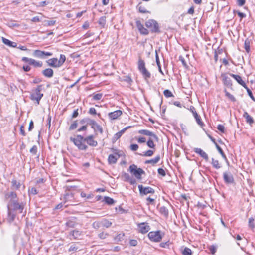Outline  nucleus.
I'll list each match as a JSON object with an SVG mask.
<instances>
[{
	"mask_svg": "<svg viewBox=\"0 0 255 255\" xmlns=\"http://www.w3.org/2000/svg\"><path fill=\"white\" fill-rule=\"evenodd\" d=\"M70 140L72 142L79 150L86 151L88 147L84 142H86L88 145L92 147H96L98 145L97 141L94 140V136L90 135L85 137L81 135H77L75 138L71 137Z\"/></svg>",
	"mask_w": 255,
	"mask_h": 255,
	"instance_id": "obj_1",
	"label": "nucleus"
},
{
	"mask_svg": "<svg viewBox=\"0 0 255 255\" xmlns=\"http://www.w3.org/2000/svg\"><path fill=\"white\" fill-rule=\"evenodd\" d=\"M25 204L19 203L17 200H10L7 207L8 210V220L10 223L12 222L15 217L16 213H22L24 210Z\"/></svg>",
	"mask_w": 255,
	"mask_h": 255,
	"instance_id": "obj_2",
	"label": "nucleus"
},
{
	"mask_svg": "<svg viewBox=\"0 0 255 255\" xmlns=\"http://www.w3.org/2000/svg\"><path fill=\"white\" fill-rule=\"evenodd\" d=\"M138 69L141 73L144 80L148 82L149 79L151 77V73L145 67V64L141 59H139L138 62Z\"/></svg>",
	"mask_w": 255,
	"mask_h": 255,
	"instance_id": "obj_3",
	"label": "nucleus"
},
{
	"mask_svg": "<svg viewBox=\"0 0 255 255\" xmlns=\"http://www.w3.org/2000/svg\"><path fill=\"white\" fill-rule=\"evenodd\" d=\"M145 26L152 33H160L161 32L159 24L154 19H149L145 22Z\"/></svg>",
	"mask_w": 255,
	"mask_h": 255,
	"instance_id": "obj_4",
	"label": "nucleus"
},
{
	"mask_svg": "<svg viewBox=\"0 0 255 255\" xmlns=\"http://www.w3.org/2000/svg\"><path fill=\"white\" fill-rule=\"evenodd\" d=\"M164 236V233L160 230L156 231H151L148 234L149 239L152 242H159L161 241Z\"/></svg>",
	"mask_w": 255,
	"mask_h": 255,
	"instance_id": "obj_5",
	"label": "nucleus"
},
{
	"mask_svg": "<svg viewBox=\"0 0 255 255\" xmlns=\"http://www.w3.org/2000/svg\"><path fill=\"white\" fill-rule=\"evenodd\" d=\"M128 171L132 173L138 180L142 179V175L145 174V171L140 168H137V166L135 164L131 165L128 169Z\"/></svg>",
	"mask_w": 255,
	"mask_h": 255,
	"instance_id": "obj_6",
	"label": "nucleus"
},
{
	"mask_svg": "<svg viewBox=\"0 0 255 255\" xmlns=\"http://www.w3.org/2000/svg\"><path fill=\"white\" fill-rule=\"evenodd\" d=\"M42 85H38L35 90L34 93L30 94V98L33 101H36L38 104H39V101L43 96V94L40 92L42 89Z\"/></svg>",
	"mask_w": 255,
	"mask_h": 255,
	"instance_id": "obj_7",
	"label": "nucleus"
},
{
	"mask_svg": "<svg viewBox=\"0 0 255 255\" xmlns=\"http://www.w3.org/2000/svg\"><path fill=\"white\" fill-rule=\"evenodd\" d=\"M139 194L141 196L147 195L148 194H154L155 190L150 187H144L142 185H139L138 186Z\"/></svg>",
	"mask_w": 255,
	"mask_h": 255,
	"instance_id": "obj_8",
	"label": "nucleus"
},
{
	"mask_svg": "<svg viewBox=\"0 0 255 255\" xmlns=\"http://www.w3.org/2000/svg\"><path fill=\"white\" fill-rule=\"evenodd\" d=\"M223 177L224 182L226 184H235L234 177L230 172L226 171L224 172L223 174Z\"/></svg>",
	"mask_w": 255,
	"mask_h": 255,
	"instance_id": "obj_9",
	"label": "nucleus"
},
{
	"mask_svg": "<svg viewBox=\"0 0 255 255\" xmlns=\"http://www.w3.org/2000/svg\"><path fill=\"white\" fill-rule=\"evenodd\" d=\"M53 55V53L49 52H46L44 51H41L39 50H35L33 52V56L41 59H44L45 56H50Z\"/></svg>",
	"mask_w": 255,
	"mask_h": 255,
	"instance_id": "obj_10",
	"label": "nucleus"
},
{
	"mask_svg": "<svg viewBox=\"0 0 255 255\" xmlns=\"http://www.w3.org/2000/svg\"><path fill=\"white\" fill-rule=\"evenodd\" d=\"M22 61L25 62H28L29 64L33 65L36 67H41L42 66L43 63L40 61H36L33 59L29 58L26 57H23L22 58Z\"/></svg>",
	"mask_w": 255,
	"mask_h": 255,
	"instance_id": "obj_11",
	"label": "nucleus"
},
{
	"mask_svg": "<svg viewBox=\"0 0 255 255\" xmlns=\"http://www.w3.org/2000/svg\"><path fill=\"white\" fill-rule=\"evenodd\" d=\"M190 110L192 113L197 124L201 127H203L204 126V124L202 121L200 116L196 112L195 108L193 106H191L190 107Z\"/></svg>",
	"mask_w": 255,
	"mask_h": 255,
	"instance_id": "obj_12",
	"label": "nucleus"
},
{
	"mask_svg": "<svg viewBox=\"0 0 255 255\" xmlns=\"http://www.w3.org/2000/svg\"><path fill=\"white\" fill-rule=\"evenodd\" d=\"M138 133L141 134L148 136L149 137L153 138L155 141L158 142L159 138L157 136L151 131L147 129H141L138 131Z\"/></svg>",
	"mask_w": 255,
	"mask_h": 255,
	"instance_id": "obj_13",
	"label": "nucleus"
},
{
	"mask_svg": "<svg viewBox=\"0 0 255 255\" xmlns=\"http://www.w3.org/2000/svg\"><path fill=\"white\" fill-rule=\"evenodd\" d=\"M136 26L141 34L147 35L149 34V31L144 27L140 21H136Z\"/></svg>",
	"mask_w": 255,
	"mask_h": 255,
	"instance_id": "obj_14",
	"label": "nucleus"
},
{
	"mask_svg": "<svg viewBox=\"0 0 255 255\" xmlns=\"http://www.w3.org/2000/svg\"><path fill=\"white\" fill-rule=\"evenodd\" d=\"M224 84L228 87H231L232 86L231 79L227 76L226 73H222L221 75Z\"/></svg>",
	"mask_w": 255,
	"mask_h": 255,
	"instance_id": "obj_15",
	"label": "nucleus"
},
{
	"mask_svg": "<svg viewBox=\"0 0 255 255\" xmlns=\"http://www.w3.org/2000/svg\"><path fill=\"white\" fill-rule=\"evenodd\" d=\"M120 157V155L117 152H115L114 154H110L108 159L109 164H114L116 163Z\"/></svg>",
	"mask_w": 255,
	"mask_h": 255,
	"instance_id": "obj_16",
	"label": "nucleus"
},
{
	"mask_svg": "<svg viewBox=\"0 0 255 255\" xmlns=\"http://www.w3.org/2000/svg\"><path fill=\"white\" fill-rule=\"evenodd\" d=\"M91 128L93 129L94 132L97 135V132L98 131L100 134H103V130L102 127L99 125L95 120L93 121L91 125Z\"/></svg>",
	"mask_w": 255,
	"mask_h": 255,
	"instance_id": "obj_17",
	"label": "nucleus"
},
{
	"mask_svg": "<svg viewBox=\"0 0 255 255\" xmlns=\"http://www.w3.org/2000/svg\"><path fill=\"white\" fill-rule=\"evenodd\" d=\"M140 232L142 234L147 233L150 229V226L147 223L143 222L138 224V225Z\"/></svg>",
	"mask_w": 255,
	"mask_h": 255,
	"instance_id": "obj_18",
	"label": "nucleus"
},
{
	"mask_svg": "<svg viewBox=\"0 0 255 255\" xmlns=\"http://www.w3.org/2000/svg\"><path fill=\"white\" fill-rule=\"evenodd\" d=\"M193 151L197 154H199L202 158L205 160L206 161H208L209 157L207 154L202 149L199 148H195Z\"/></svg>",
	"mask_w": 255,
	"mask_h": 255,
	"instance_id": "obj_19",
	"label": "nucleus"
},
{
	"mask_svg": "<svg viewBox=\"0 0 255 255\" xmlns=\"http://www.w3.org/2000/svg\"><path fill=\"white\" fill-rule=\"evenodd\" d=\"M122 114V111L120 110H116L108 114V117L111 120L118 119Z\"/></svg>",
	"mask_w": 255,
	"mask_h": 255,
	"instance_id": "obj_20",
	"label": "nucleus"
},
{
	"mask_svg": "<svg viewBox=\"0 0 255 255\" xmlns=\"http://www.w3.org/2000/svg\"><path fill=\"white\" fill-rule=\"evenodd\" d=\"M230 75L234 78L235 80L243 87H245L246 85L245 82L242 80V77L239 75H236L232 73H230Z\"/></svg>",
	"mask_w": 255,
	"mask_h": 255,
	"instance_id": "obj_21",
	"label": "nucleus"
},
{
	"mask_svg": "<svg viewBox=\"0 0 255 255\" xmlns=\"http://www.w3.org/2000/svg\"><path fill=\"white\" fill-rule=\"evenodd\" d=\"M46 63L47 64L53 68H57L59 67V66L58 64V59L57 58H53L50 59H48L46 61Z\"/></svg>",
	"mask_w": 255,
	"mask_h": 255,
	"instance_id": "obj_22",
	"label": "nucleus"
},
{
	"mask_svg": "<svg viewBox=\"0 0 255 255\" xmlns=\"http://www.w3.org/2000/svg\"><path fill=\"white\" fill-rule=\"evenodd\" d=\"M42 73L46 77L51 78L53 76L54 71L51 68H48L43 70Z\"/></svg>",
	"mask_w": 255,
	"mask_h": 255,
	"instance_id": "obj_23",
	"label": "nucleus"
},
{
	"mask_svg": "<svg viewBox=\"0 0 255 255\" xmlns=\"http://www.w3.org/2000/svg\"><path fill=\"white\" fill-rule=\"evenodd\" d=\"M94 120H92L89 118H84L81 120H80L79 123L80 124L83 125H86V126L88 127V125H90L91 126Z\"/></svg>",
	"mask_w": 255,
	"mask_h": 255,
	"instance_id": "obj_24",
	"label": "nucleus"
},
{
	"mask_svg": "<svg viewBox=\"0 0 255 255\" xmlns=\"http://www.w3.org/2000/svg\"><path fill=\"white\" fill-rule=\"evenodd\" d=\"M2 40L3 43L4 44H5L9 47H13V48L17 47V43L16 42L11 41L10 40L6 39L5 38H4V37H2Z\"/></svg>",
	"mask_w": 255,
	"mask_h": 255,
	"instance_id": "obj_25",
	"label": "nucleus"
},
{
	"mask_svg": "<svg viewBox=\"0 0 255 255\" xmlns=\"http://www.w3.org/2000/svg\"><path fill=\"white\" fill-rule=\"evenodd\" d=\"M243 116L245 118L246 122L249 125H252L254 123V121L253 118L248 114L247 112H244Z\"/></svg>",
	"mask_w": 255,
	"mask_h": 255,
	"instance_id": "obj_26",
	"label": "nucleus"
},
{
	"mask_svg": "<svg viewBox=\"0 0 255 255\" xmlns=\"http://www.w3.org/2000/svg\"><path fill=\"white\" fill-rule=\"evenodd\" d=\"M121 81H124L127 82L129 85L131 86L133 82V80L129 76H123L120 78Z\"/></svg>",
	"mask_w": 255,
	"mask_h": 255,
	"instance_id": "obj_27",
	"label": "nucleus"
},
{
	"mask_svg": "<svg viewBox=\"0 0 255 255\" xmlns=\"http://www.w3.org/2000/svg\"><path fill=\"white\" fill-rule=\"evenodd\" d=\"M5 198L7 199L10 198V200H17V194L15 192H10L5 194Z\"/></svg>",
	"mask_w": 255,
	"mask_h": 255,
	"instance_id": "obj_28",
	"label": "nucleus"
},
{
	"mask_svg": "<svg viewBox=\"0 0 255 255\" xmlns=\"http://www.w3.org/2000/svg\"><path fill=\"white\" fill-rule=\"evenodd\" d=\"M160 159V155H157L154 158L145 161V164H151L152 165H154L158 163Z\"/></svg>",
	"mask_w": 255,
	"mask_h": 255,
	"instance_id": "obj_29",
	"label": "nucleus"
},
{
	"mask_svg": "<svg viewBox=\"0 0 255 255\" xmlns=\"http://www.w3.org/2000/svg\"><path fill=\"white\" fill-rule=\"evenodd\" d=\"M75 218H73L71 219H70L67 221L66 223V226L67 227L69 228H74L77 224L76 221H75Z\"/></svg>",
	"mask_w": 255,
	"mask_h": 255,
	"instance_id": "obj_30",
	"label": "nucleus"
},
{
	"mask_svg": "<svg viewBox=\"0 0 255 255\" xmlns=\"http://www.w3.org/2000/svg\"><path fill=\"white\" fill-rule=\"evenodd\" d=\"M70 235L72 236L74 239L78 238L81 235V232L77 230H74L71 231Z\"/></svg>",
	"mask_w": 255,
	"mask_h": 255,
	"instance_id": "obj_31",
	"label": "nucleus"
},
{
	"mask_svg": "<svg viewBox=\"0 0 255 255\" xmlns=\"http://www.w3.org/2000/svg\"><path fill=\"white\" fill-rule=\"evenodd\" d=\"M159 211L160 213L165 217L167 218L168 216V210L166 207L162 206L160 207Z\"/></svg>",
	"mask_w": 255,
	"mask_h": 255,
	"instance_id": "obj_32",
	"label": "nucleus"
},
{
	"mask_svg": "<svg viewBox=\"0 0 255 255\" xmlns=\"http://www.w3.org/2000/svg\"><path fill=\"white\" fill-rule=\"evenodd\" d=\"M155 59H156V64H157V65L158 66V70H159V72L162 75H163L164 73H163V71H162V70L161 69V65H160V61H159V56H158V55L157 51H156Z\"/></svg>",
	"mask_w": 255,
	"mask_h": 255,
	"instance_id": "obj_33",
	"label": "nucleus"
},
{
	"mask_svg": "<svg viewBox=\"0 0 255 255\" xmlns=\"http://www.w3.org/2000/svg\"><path fill=\"white\" fill-rule=\"evenodd\" d=\"M112 223L111 222L109 221L107 219H104L102 221H101V225L102 226L105 227V228H109L112 225Z\"/></svg>",
	"mask_w": 255,
	"mask_h": 255,
	"instance_id": "obj_34",
	"label": "nucleus"
},
{
	"mask_svg": "<svg viewBox=\"0 0 255 255\" xmlns=\"http://www.w3.org/2000/svg\"><path fill=\"white\" fill-rule=\"evenodd\" d=\"M211 164L213 166V167L216 169H219L221 168V165L220 164H219V161L218 160H215L213 158H212V162H211Z\"/></svg>",
	"mask_w": 255,
	"mask_h": 255,
	"instance_id": "obj_35",
	"label": "nucleus"
},
{
	"mask_svg": "<svg viewBox=\"0 0 255 255\" xmlns=\"http://www.w3.org/2000/svg\"><path fill=\"white\" fill-rule=\"evenodd\" d=\"M250 41L249 39H246L244 42V48L247 53L250 51Z\"/></svg>",
	"mask_w": 255,
	"mask_h": 255,
	"instance_id": "obj_36",
	"label": "nucleus"
},
{
	"mask_svg": "<svg viewBox=\"0 0 255 255\" xmlns=\"http://www.w3.org/2000/svg\"><path fill=\"white\" fill-rule=\"evenodd\" d=\"M153 140H154L153 138L149 137L147 142V145L148 147L150 148H155V145L154 143Z\"/></svg>",
	"mask_w": 255,
	"mask_h": 255,
	"instance_id": "obj_37",
	"label": "nucleus"
},
{
	"mask_svg": "<svg viewBox=\"0 0 255 255\" xmlns=\"http://www.w3.org/2000/svg\"><path fill=\"white\" fill-rule=\"evenodd\" d=\"M66 60V56L63 54H60V58L58 60V64L59 66V67H61L63 63L65 62Z\"/></svg>",
	"mask_w": 255,
	"mask_h": 255,
	"instance_id": "obj_38",
	"label": "nucleus"
},
{
	"mask_svg": "<svg viewBox=\"0 0 255 255\" xmlns=\"http://www.w3.org/2000/svg\"><path fill=\"white\" fill-rule=\"evenodd\" d=\"M12 187L13 189L18 190L20 188L21 184L18 182L16 180H12L11 181Z\"/></svg>",
	"mask_w": 255,
	"mask_h": 255,
	"instance_id": "obj_39",
	"label": "nucleus"
},
{
	"mask_svg": "<svg viewBox=\"0 0 255 255\" xmlns=\"http://www.w3.org/2000/svg\"><path fill=\"white\" fill-rule=\"evenodd\" d=\"M216 147L217 150L218 151V152L220 153V154L222 156V157H223V158L225 160H227V157H226V155L225 154V153H224L222 148L220 147V146L218 144H216Z\"/></svg>",
	"mask_w": 255,
	"mask_h": 255,
	"instance_id": "obj_40",
	"label": "nucleus"
},
{
	"mask_svg": "<svg viewBox=\"0 0 255 255\" xmlns=\"http://www.w3.org/2000/svg\"><path fill=\"white\" fill-rule=\"evenodd\" d=\"M106 20L105 16L101 17L98 20V24L102 27H104L106 24Z\"/></svg>",
	"mask_w": 255,
	"mask_h": 255,
	"instance_id": "obj_41",
	"label": "nucleus"
},
{
	"mask_svg": "<svg viewBox=\"0 0 255 255\" xmlns=\"http://www.w3.org/2000/svg\"><path fill=\"white\" fill-rule=\"evenodd\" d=\"M121 177L124 181L127 182H128L131 177L128 173L126 172H123Z\"/></svg>",
	"mask_w": 255,
	"mask_h": 255,
	"instance_id": "obj_42",
	"label": "nucleus"
},
{
	"mask_svg": "<svg viewBox=\"0 0 255 255\" xmlns=\"http://www.w3.org/2000/svg\"><path fill=\"white\" fill-rule=\"evenodd\" d=\"M192 252L191 250L187 247H185L182 251L183 255H192Z\"/></svg>",
	"mask_w": 255,
	"mask_h": 255,
	"instance_id": "obj_43",
	"label": "nucleus"
},
{
	"mask_svg": "<svg viewBox=\"0 0 255 255\" xmlns=\"http://www.w3.org/2000/svg\"><path fill=\"white\" fill-rule=\"evenodd\" d=\"M104 201L108 205H112L115 202L113 199L108 196H105L104 197Z\"/></svg>",
	"mask_w": 255,
	"mask_h": 255,
	"instance_id": "obj_44",
	"label": "nucleus"
},
{
	"mask_svg": "<svg viewBox=\"0 0 255 255\" xmlns=\"http://www.w3.org/2000/svg\"><path fill=\"white\" fill-rule=\"evenodd\" d=\"M77 126H78V121H77V120H75L69 126V130L71 131V130L75 129L77 128Z\"/></svg>",
	"mask_w": 255,
	"mask_h": 255,
	"instance_id": "obj_45",
	"label": "nucleus"
},
{
	"mask_svg": "<svg viewBox=\"0 0 255 255\" xmlns=\"http://www.w3.org/2000/svg\"><path fill=\"white\" fill-rule=\"evenodd\" d=\"M225 93V95L232 102H235L236 101V98L234 97L233 95L231 94L229 92H227L226 90H224Z\"/></svg>",
	"mask_w": 255,
	"mask_h": 255,
	"instance_id": "obj_46",
	"label": "nucleus"
},
{
	"mask_svg": "<svg viewBox=\"0 0 255 255\" xmlns=\"http://www.w3.org/2000/svg\"><path fill=\"white\" fill-rule=\"evenodd\" d=\"M255 221V217L250 218L249 219V226L251 229H254L255 228V224L254 221Z\"/></svg>",
	"mask_w": 255,
	"mask_h": 255,
	"instance_id": "obj_47",
	"label": "nucleus"
},
{
	"mask_svg": "<svg viewBox=\"0 0 255 255\" xmlns=\"http://www.w3.org/2000/svg\"><path fill=\"white\" fill-rule=\"evenodd\" d=\"M163 94L166 98H169V97H171L174 96L172 93L169 90H168V89L165 90L163 92Z\"/></svg>",
	"mask_w": 255,
	"mask_h": 255,
	"instance_id": "obj_48",
	"label": "nucleus"
},
{
	"mask_svg": "<svg viewBox=\"0 0 255 255\" xmlns=\"http://www.w3.org/2000/svg\"><path fill=\"white\" fill-rule=\"evenodd\" d=\"M101 226H102L101 221H95L92 224V227L95 229H98L101 227Z\"/></svg>",
	"mask_w": 255,
	"mask_h": 255,
	"instance_id": "obj_49",
	"label": "nucleus"
},
{
	"mask_svg": "<svg viewBox=\"0 0 255 255\" xmlns=\"http://www.w3.org/2000/svg\"><path fill=\"white\" fill-rule=\"evenodd\" d=\"M138 8L139 11L140 13H146L148 12V11L145 9V8L144 7L142 6L141 5H140V4L138 5Z\"/></svg>",
	"mask_w": 255,
	"mask_h": 255,
	"instance_id": "obj_50",
	"label": "nucleus"
},
{
	"mask_svg": "<svg viewBox=\"0 0 255 255\" xmlns=\"http://www.w3.org/2000/svg\"><path fill=\"white\" fill-rule=\"evenodd\" d=\"M179 60L181 62L183 66L185 68L188 67V65L184 59V58L182 56H180L179 57Z\"/></svg>",
	"mask_w": 255,
	"mask_h": 255,
	"instance_id": "obj_51",
	"label": "nucleus"
},
{
	"mask_svg": "<svg viewBox=\"0 0 255 255\" xmlns=\"http://www.w3.org/2000/svg\"><path fill=\"white\" fill-rule=\"evenodd\" d=\"M171 243L169 242V241L165 242H162L160 244V247L161 248H169V246Z\"/></svg>",
	"mask_w": 255,
	"mask_h": 255,
	"instance_id": "obj_52",
	"label": "nucleus"
},
{
	"mask_svg": "<svg viewBox=\"0 0 255 255\" xmlns=\"http://www.w3.org/2000/svg\"><path fill=\"white\" fill-rule=\"evenodd\" d=\"M154 153V152L153 151L151 150H147V151H146L144 154L142 155L141 154H140V155H143L144 156H148V157H150V156H151L153 155Z\"/></svg>",
	"mask_w": 255,
	"mask_h": 255,
	"instance_id": "obj_53",
	"label": "nucleus"
},
{
	"mask_svg": "<svg viewBox=\"0 0 255 255\" xmlns=\"http://www.w3.org/2000/svg\"><path fill=\"white\" fill-rule=\"evenodd\" d=\"M121 135L119 133L117 132L116 134H114V137L112 138V141L113 143L116 142L118 139H119L121 137Z\"/></svg>",
	"mask_w": 255,
	"mask_h": 255,
	"instance_id": "obj_54",
	"label": "nucleus"
},
{
	"mask_svg": "<svg viewBox=\"0 0 255 255\" xmlns=\"http://www.w3.org/2000/svg\"><path fill=\"white\" fill-rule=\"evenodd\" d=\"M37 152V147L36 145H33L30 149V152L33 155H36Z\"/></svg>",
	"mask_w": 255,
	"mask_h": 255,
	"instance_id": "obj_55",
	"label": "nucleus"
},
{
	"mask_svg": "<svg viewBox=\"0 0 255 255\" xmlns=\"http://www.w3.org/2000/svg\"><path fill=\"white\" fill-rule=\"evenodd\" d=\"M103 96V94L102 93H98L96 94H95L93 97V99L95 100H100Z\"/></svg>",
	"mask_w": 255,
	"mask_h": 255,
	"instance_id": "obj_56",
	"label": "nucleus"
},
{
	"mask_svg": "<svg viewBox=\"0 0 255 255\" xmlns=\"http://www.w3.org/2000/svg\"><path fill=\"white\" fill-rule=\"evenodd\" d=\"M244 88L246 89L247 92L248 94V95L250 97V98L252 99L255 100L254 97L253 96V95L252 92L251 91V90L247 86H246L245 87H244Z\"/></svg>",
	"mask_w": 255,
	"mask_h": 255,
	"instance_id": "obj_57",
	"label": "nucleus"
},
{
	"mask_svg": "<svg viewBox=\"0 0 255 255\" xmlns=\"http://www.w3.org/2000/svg\"><path fill=\"white\" fill-rule=\"evenodd\" d=\"M157 172L159 174L161 175L163 177H164L166 175V172L163 168H158L157 170Z\"/></svg>",
	"mask_w": 255,
	"mask_h": 255,
	"instance_id": "obj_58",
	"label": "nucleus"
},
{
	"mask_svg": "<svg viewBox=\"0 0 255 255\" xmlns=\"http://www.w3.org/2000/svg\"><path fill=\"white\" fill-rule=\"evenodd\" d=\"M45 25L47 26H53L54 25L55 23V20H46L45 21Z\"/></svg>",
	"mask_w": 255,
	"mask_h": 255,
	"instance_id": "obj_59",
	"label": "nucleus"
},
{
	"mask_svg": "<svg viewBox=\"0 0 255 255\" xmlns=\"http://www.w3.org/2000/svg\"><path fill=\"white\" fill-rule=\"evenodd\" d=\"M217 128L222 133L225 132V127L223 125L219 124L217 126Z\"/></svg>",
	"mask_w": 255,
	"mask_h": 255,
	"instance_id": "obj_60",
	"label": "nucleus"
},
{
	"mask_svg": "<svg viewBox=\"0 0 255 255\" xmlns=\"http://www.w3.org/2000/svg\"><path fill=\"white\" fill-rule=\"evenodd\" d=\"M146 200L148 203H147V205H149L150 204L152 205H154L155 204V199L153 198H151L150 197L147 198Z\"/></svg>",
	"mask_w": 255,
	"mask_h": 255,
	"instance_id": "obj_61",
	"label": "nucleus"
},
{
	"mask_svg": "<svg viewBox=\"0 0 255 255\" xmlns=\"http://www.w3.org/2000/svg\"><path fill=\"white\" fill-rule=\"evenodd\" d=\"M209 249L210 252L212 254H214L216 253V250H217L216 247L214 245H212V246H210Z\"/></svg>",
	"mask_w": 255,
	"mask_h": 255,
	"instance_id": "obj_62",
	"label": "nucleus"
},
{
	"mask_svg": "<svg viewBox=\"0 0 255 255\" xmlns=\"http://www.w3.org/2000/svg\"><path fill=\"white\" fill-rule=\"evenodd\" d=\"M78 249V247L77 246H76L75 244H73V245H72L68 251L69 252H71V251H76Z\"/></svg>",
	"mask_w": 255,
	"mask_h": 255,
	"instance_id": "obj_63",
	"label": "nucleus"
},
{
	"mask_svg": "<svg viewBox=\"0 0 255 255\" xmlns=\"http://www.w3.org/2000/svg\"><path fill=\"white\" fill-rule=\"evenodd\" d=\"M130 148L133 151H136L138 148V145L136 144H131Z\"/></svg>",
	"mask_w": 255,
	"mask_h": 255,
	"instance_id": "obj_64",
	"label": "nucleus"
}]
</instances>
